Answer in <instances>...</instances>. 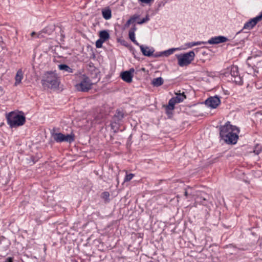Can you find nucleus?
Here are the masks:
<instances>
[{"instance_id":"4468645a","label":"nucleus","mask_w":262,"mask_h":262,"mask_svg":"<svg viewBox=\"0 0 262 262\" xmlns=\"http://www.w3.org/2000/svg\"><path fill=\"white\" fill-rule=\"evenodd\" d=\"M260 20V19L257 16H256L255 17H254L250 19L248 21L246 22L244 26L243 29L251 30Z\"/></svg>"},{"instance_id":"1a4fd4ad","label":"nucleus","mask_w":262,"mask_h":262,"mask_svg":"<svg viewBox=\"0 0 262 262\" xmlns=\"http://www.w3.org/2000/svg\"><path fill=\"white\" fill-rule=\"evenodd\" d=\"M209 196L203 192H200L195 198L194 206L198 205L207 206L209 203Z\"/></svg>"},{"instance_id":"ddd939ff","label":"nucleus","mask_w":262,"mask_h":262,"mask_svg":"<svg viewBox=\"0 0 262 262\" xmlns=\"http://www.w3.org/2000/svg\"><path fill=\"white\" fill-rule=\"evenodd\" d=\"M134 71V69L132 68L128 71L122 72L121 77L122 80L127 83L131 82L132 81Z\"/></svg>"},{"instance_id":"9b49d317","label":"nucleus","mask_w":262,"mask_h":262,"mask_svg":"<svg viewBox=\"0 0 262 262\" xmlns=\"http://www.w3.org/2000/svg\"><path fill=\"white\" fill-rule=\"evenodd\" d=\"M124 118V113L122 111L117 110L113 117V121L111 123V127L114 129L115 127H117L116 125H119L120 122Z\"/></svg>"},{"instance_id":"7ed1b4c3","label":"nucleus","mask_w":262,"mask_h":262,"mask_svg":"<svg viewBox=\"0 0 262 262\" xmlns=\"http://www.w3.org/2000/svg\"><path fill=\"white\" fill-rule=\"evenodd\" d=\"M7 119L8 124L11 127L23 125L26 121V118L23 114H20L14 112L10 113Z\"/></svg>"},{"instance_id":"4be33fe9","label":"nucleus","mask_w":262,"mask_h":262,"mask_svg":"<svg viewBox=\"0 0 262 262\" xmlns=\"http://www.w3.org/2000/svg\"><path fill=\"white\" fill-rule=\"evenodd\" d=\"M163 83V80L161 77L154 78L152 80V84L155 86H159Z\"/></svg>"},{"instance_id":"423d86ee","label":"nucleus","mask_w":262,"mask_h":262,"mask_svg":"<svg viewBox=\"0 0 262 262\" xmlns=\"http://www.w3.org/2000/svg\"><path fill=\"white\" fill-rule=\"evenodd\" d=\"M51 136L57 143L65 142L71 143L75 140V135L73 133L64 135L61 133L51 132Z\"/></svg>"},{"instance_id":"bb28decb","label":"nucleus","mask_w":262,"mask_h":262,"mask_svg":"<svg viewBox=\"0 0 262 262\" xmlns=\"http://www.w3.org/2000/svg\"><path fill=\"white\" fill-rule=\"evenodd\" d=\"M105 42L104 40H101V39L99 38L96 42V47L97 48H100L102 46L103 43Z\"/></svg>"},{"instance_id":"20e7f679","label":"nucleus","mask_w":262,"mask_h":262,"mask_svg":"<svg viewBox=\"0 0 262 262\" xmlns=\"http://www.w3.org/2000/svg\"><path fill=\"white\" fill-rule=\"evenodd\" d=\"M176 56L178 59V64L183 67L188 66L194 60L195 54L193 51H191L184 54H176Z\"/></svg>"},{"instance_id":"39448f33","label":"nucleus","mask_w":262,"mask_h":262,"mask_svg":"<svg viewBox=\"0 0 262 262\" xmlns=\"http://www.w3.org/2000/svg\"><path fill=\"white\" fill-rule=\"evenodd\" d=\"M80 82L75 85L77 90L81 92H88L93 85V83L90 78L85 74H80L79 76Z\"/></svg>"},{"instance_id":"b1692460","label":"nucleus","mask_w":262,"mask_h":262,"mask_svg":"<svg viewBox=\"0 0 262 262\" xmlns=\"http://www.w3.org/2000/svg\"><path fill=\"white\" fill-rule=\"evenodd\" d=\"M206 42L205 41H196V42H191L187 44L188 48H191L195 46H199L201 45H206Z\"/></svg>"},{"instance_id":"9d476101","label":"nucleus","mask_w":262,"mask_h":262,"mask_svg":"<svg viewBox=\"0 0 262 262\" xmlns=\"http://www.w3.org/2000/svg\"><path fill=\"white\" fill-rule=\"evenodd\" d=\"M220 103V99L217 96L210 97L205 101L206 105L212 108H216Z\"/></svg>"},{"instance_id":"c9c22d12","label":"nucleus","mask_w":262,"mask_h":262,"mask_svg":"<svg viewBox=\"0 0 262 262\" xmlns=\"http://www.w3.org/2000/svg\"><path fill=\"white\" fill-rule=\"evenodd\" d=\"M121 43L124 46H127V45L125 44V41L124 40H122V41H121Z\"/></svg>"},{"instance_id":"f8f14e48","label":"nucleus","mask_w":262,"mask_h":262,"mask_svg":"<svg viewBox=\"0 0 262 262\" xmlns=\"http://www.w3.org/2000/svg\"><path fill=\"white\" fill-rule=\"evenodd\" d=\"M229 40V39L225 36H217L212 37L211 38H210L207 41L205 42H206V44L215 45L225 42Z\"/></svg>"},{"instance_id":"f704fd0d","label":"nucleus","mask_w":262,"mask_h":262,"mask_svg":"<svg viewBox=\"0 0 262 262\" xmlns=\"http://www.w3.org/2000/svg\"><path fill=\"white\" fill-rule=\"evenodd\" d=\"M36 34H36V32H32L31 33V36L32 37H34L35 35H36Z\"/></svg>"},{"instance_id":"412c9836","label":"nucleus","mask_w":262,"mask_h":262,"mask_svg":"<svg viewBox=\"0 0 262 262\" xmlns=\"http://www.w3.org/2000/svg\"><path fill=\"white\" fill-rule=\"evenodd\" d=\"M181 49L179 48H171L168 50L163 51L162 53L163 54V56L167 57L172 54L174 51H179Z\"/></svg>"},{"instance_id":"72a5a7b5","label":"nucleus","mask_w":262,"mask_h":262,"mask_svg":"<svg viewBox=\"0 0 262 262\" xmlns=\"http://www.w3.org/2000/svg\"><path fill=\"white\" fill-rule=\"evenodd\" d=\"M42 32H40L37 33V37L41 38V37H43V36L42 35Z\"/></svg>"},{"instance_id":"c85d7f7f","label":"nucleus","mask_w":262,"mask_h":262,"mask_svg":"<svg viewBox=\"0 0 262 262\" xmlns=\"http://www.w3.org/2000/svg\"><path fill=\"white\" fill-rule=\"evenodd\" d=\"M174 109H171L169 108L168 104L166 106V113L168 115H171L172 114V111Z\"/></svg>"},{"instance_id":"4c0bfd02","label":"nucleus","mask_w":262,"mask_h":262,"mask_svg":"<svg viewBox=\"0 0 262 262\" xmlns=\"http://www.w3.org/2000/svg\"><path fill=\"white\" fill-rule=\"evenodd\" d=\"M184 195H185V196H187V195H188V192H187V191L186 190L185 191V194H184Z\"/></svg>"},{"instance_id":"5701e85b","label":"nucleus","mask_w":262,"mask_h":262,"mask_svg":"<svg viewBox=\"0 0 262 262\" xmlns=\"http://www.w3.org/2000/svg\"><path fill=\"white\" fill-rule=\"evenodd\" d=\"M110 193L107 191L103 192L101 195V198L104 201L105 203H108L110 202Z\"/></svg>"},{"instance_id":"6ab92c4d","label":"nucleus","mask_w":262,"mask_h":262,"mask_svg":"<svg viewBox=\"0 0 262 262\" xmlns=\"http://www.w3.org/2000/svg\"><path fill=\"white\" fill-rule=\"evenodd\" d=\"M110 34L107 30H103L99 32V37L104 41L110 38Z\"/></svg>"},{"instance_id":"7c9ffc66","label":"nucleus","mask_w":262,"mask_h":262,"mask_svg":"<svg viewBox=\"0 0 262 262\" xmlns=\"http://www.w3.org/2000/svg\"><path fill=\"white\" fill-rule=\"evenodd\" d=\"M140 2L145 3V4H148L150 3L151 2L154 1V0H139Z\"/></svg>"},{"instance_id":"cd10ccee","label":"nucleus","mask_w":262,"mask_h":262,"mask_svg":"<svg viewBox=\"0 0 262 262\" xmlns=\"http://www.w3.org/2000/svg\"><path fill=\"white\" fill-rule=\"evenodd\" d=\"M139 16H140L139 15H138V14H135V15H133L129 18V19L131 20L132 23L133 24L136 20L139 19Z\"/></svg>"},{"instance_id":"f03ea898","label":"nucleus","mask_w":262,"mask_h":262,"mask_svg":"<svg viewBox=\"0 0 262 262\" xmlns=\"http://www.w3.org/2000/svg\"><path fill=\"white\" fill-rule=\"evenodd\" d=\"M41 83L44 89H56L59 85L57 74L51 71L45 73L41 80Z\"/></svg>"},{"instance_id":"dca6fc26","label":"nucleus","mask_w":262,"mask_h":262,"mask_svg":"<svg viewBox=\"0 0 262 262\" xmlns=\"http://www.w3.org/2000/svg\"><path fill=\"white\" fill-rule=\"evenodd\" d=\"M137 30V28L134 25L129 31L128 36L129 39L137 46H140V44L137 42L135 38V32Z\"/></svg>"},{"instance_id":"a878e982","label":"nucleus","mask_w":262,"mask_h":262,"mask_svg":"<svg viewBox=\"0 0 262 262\" xmlns=\"http://www.w3.org/2000/svg\"><path fill=\"white\" fill-rule=\"evenodd\" d=\"M134 177V174L133 173L126 174L124 178V182H125L130 181Z\"/></svg>"},{"instance_id":"c756f323","label":"nucleus","mask_w":262,"mask_h":262,"mask_svg":"<svg viewBox=\"0 0 262 262\" xmlns=\"http://www.w3.org/2000/svg\"><path fill=\"white\" fill-rule=\"evenodd\" d=\"M152 56H154L155 57H158L163 56V54L162 53V52H161L159 53H157L155 54H153Z\"/></svg>"},{"instance_id":"473e14b6","label":"nucleus","mask_w":262,"mask_h":262,"mask_svg":"<svg viewBox=\"0 0 262 262\" xmlns=\"http://www.w3.org/2000/svg\"><path fill=\"white\" fill-rule=\"evenodd\" d=\"M4 262H13V258L12 257H8L6 259Z\"/></svg>"},{"instance_id":"0eeeda50","label":"nucleus","mask_w":262,"mask_h":262,"mask_svg":"<svg viewBox=\"0 0 262 262\" xmlns=\"http://www.w3.org/2000/svg\"><path fill=\"white\" fill-rule=\"evenodd\" d=\"M231 80L236 84L241 85L243 83V78L239 74L238 68L236 66H232L230 68Z\"/></svg>"},{"instance_id":"2f4dec72","label":"nucleus","mask_w":262,"mask_h":262,"mask_svg":"<svg viewBox=\"0 0 262 262\" xmlns=\"http://www.w3.org/2000/svg\"><path fill=\"white\" fill-rule=\"evenodd\" d=\"M131 24L133 23H132L131 20L129 19L125 24V27H128Z\"/></svg>"},{"instance_id":"393cba45","label":"nucleus","mask_w":262,"mask_h":262,"mask_svg":"<svg viewBox=\"0 0 262 262\" xmlns=\"http://www.w3.org/2000/svg\"><path fill=\"white\" fill-rule=\"evenodd\" d=\"M149 20V17L148 15L146 16L145 18H143V19L139 20L137 21V24L139 25H142L144 23H145Z\"/></svg>"},{"instance_id":"6e6552de","label":"nucleus","mask_w":262,"mask_h":262,"mask_svg":"<svg viewBox=\"0 0 262 262\" xmlns=\"http://www.w3.org/2000/svg\"><path fill=\"white\" fill-rule=\"evenodd\" d=\"M175 94L176 96L171 98L168 102V107L171 109H174L176 104L182 102L186 98L184 92H176Z\"/></svg>"},{"instance_id":"f257e3e1","label":"nucleus","mask_w":262,"mask_h":262,"mask_svg":"<svg viewBox=\"0 0 262 262\" xmlns=\"http://www.w3.org/2000/svg\"><path fill=\"white\" fill-rule=\"evenodd\" d=\"M239 128L230 124L229 122H226L220 128V135L226 143L235 144L238 139Z\"/></svg>"},{"instance_id":"e433bc0d","label":"nucleus","mask_w":262,"mask_h":262,"mask_svg":"<svg viewBox=\"0 0 262 262\" xmlns=\"http://www.w3.org/2000/svg\"><path fill=\"white\" fill-rule=\"evenodd\" d=\"M248 59H249H249L252 60L253 62H255V61H256V58H255V57H254V58H251V59H249V58Z\"/></svg>"},{"instance_id":"aec40b11","label":"nucleus","mask_w":262,"mask_h":262,"mask_svg":"<svg viewBox=\"0 0 262 262\" xmlns=\"http://www.w3.org/2000/svg\"><path fill=\"white\" fill-rule=\"evenodd\" d=\"M58 68L60 70L63 71L70 73H73V70L72 68L64 64H61L58 65Z\"/></svg>"},{"instance_id":"a211bd4d","label":"nucleus","mask_w":262,"mask_h":262,"mask_svg":"<svg viewBox=\"0 0 262 262\" xmlns=\"http://www.w3.org/2000/svg\"><path fill=\"white\" fill-rule=\"evenodd\" d=\"M24 74L21 69H19L17 71L16 74L15 75V82L14 85L15 86L18 85L21 83V81L23 78Z\"/></svg>"},{"instance_id":"2eb2a0df","label":"nucleus","mask_w":262,"mask_h":262,"mask_svg":"<svg viewBox=\"0 0 262 262\" xmlns=\"http://www.w3.org/2000/svg\"><path fill=\"white\" fill-rule=\"evenodd\" d=\"M141 49L142 54L145 56L150 57L153 55L155 52V49L153 48H150L147 46H144L143 45L139 46Z\"/></svg>"},{"instance_id":"f3484780","label":"nucleus","mask_w":262,"mask_h":262,"mask_svg":"<svg viewBox=\"0 0 262 262\" xmlns=\"http://www.w3.org/2000/svg\"><path fill=\"white\" fill-rule=\"evenodd\" d=\"M102 15L105 20H108L112 17V11L108 7L105 8L102 10Z\"/></svg>"}]
</instances>
